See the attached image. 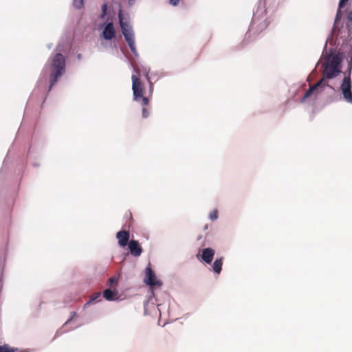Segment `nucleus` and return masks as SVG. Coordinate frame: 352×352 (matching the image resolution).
Segmentation results:
<instances>
[{
	"label": "nucleus",
	"instance_id": "obj_1",
	"mask_svg": "<svg viewBox=\"0 0 352 352\" xmlns=\"http://www.w3.org/2000/svg\"><path fill=\"white\" fill-rule=\"evenodd\" d=\"M341 17L342 16L340 17L336 24V22L334 23L333 34H336L339 38L342 39L343 45L345 44L346 45H349L351 52V58L347 68L348 75L344 77L340 86V90L344 99L347 102L352 103V82L350 77L352 70V11H349L347 13V16L345 19L346 27H342L340 29L336 30V26Z\"/></svg>",
	"mask_w": 352,
	"mask_h": 352
},
{
	"label": "nucleus",
	"instance_id": "obj_2",
	"mask_svg": "<svg viewBox=\"0 0 352 352\" xmlns=\"http://www.w3.org/2000/svg\"><path fill=\"white\" fill-rule=\"evenodd\" d=\"M50 69V89L65 71V59L62 54L57 53L51 58Z\"/></svg>",
	"mask_w": 352,
	"mask_h": 352
},
{
	"label": "nucleus",
	"instance_id": "obj_3",
	"mask_svg": "<svg viewBox=\"0 0 352 352\" xmlns=\"http://www.w3.org/2000/svg\"><path fill=\"white\" fill-rule=\"evenodd\" d=\"M342 58L339 54L329 56L323 63V76L331 79L338 76L341 72Z\"/></svg>",
	"mask_w": 352,
	"mask_h": 352
},
{
	"label": "nucleus",
	"instance_id": "obj_4",
	"mask_svg": "<svg viewBox=\"0 0 352 352\" xmlns=\"http://www.w3.org/2000/svg\"><path fill=\"white\" fill-rule=\"evenodd\" d=\"M135 72L137 74H133L131 77L133 99L135 101L141 99L142 106H148L149 98L143 96L144 85L140 78V72L137 69H135Z\"/></svg>",
	"mask_w": 352,
	"mask_h": 352
},
{
	"label": "nucleus",
	"instance_id": "obj_5",
	"mask_svg": "<svg viewBox=\"0 0 352 352\" xmlns=\"http://www.w3.org/2000/svg\"><path fill=\"white\" fill-rule=\"evenodd\" d=\"M118 18L122 32L125 38V40L127 42L131 52L135 54L137 50L135 45L134 33L133 32L131 25H130L126 21H124L122 10H119Z\"/></svg>",
	"mask_w": 352,
	"mask_h": 352
},
{
	"label": "nucleus",
	"instance_id": "obj_6",
	"mask_svg": "<svg viewBox=\"0 0 352 352\" xmlns=\"http://www.w3.org/2000/svg\"><path fill=\"white\" fill-rule=\"evenodd\" d=\"M326 83L324 81V78H322L315 85L310 87V88L305 92V95L302 98V102L305 101L307 98H309L312 94H318L322 90V88L324 87Z\"/></svg>",
	"mask_w": 352,
	"mask_h": 352
},
{
	"label": "nucleus",
	"instance_id": "obj_7",
	"mask_svg": "<svg viewBox=\"0 0 352 352\" xmlns=\"http://www.w3.org/2000/svg\"><path fill=\"white\" fill-rule=\"evenodd\" d=\"M144 283L151 287L160 286L162 285L161 281L157 279L155 273L150 267L146 269Z\"/></svg>",
	"mask_w": 352,
	"mask_h": 352
},
{
	"label": "nucleus",
	"instance_id": "obj_8",
	"mask_svg": "<svg viewBox=\"0 0 352 352\" xmlns=\"http://www.w3.org/2000/svg\"><path fill=\"white\" fill-rule=\"evenodd\" d=\"M116 238L120 246L125 247L129 243L130 233L126 230H121L116 234Z\"/></svg>",
	"mask_w": 352,
	"mask_h": 352
},
{
	"label": "nucleus",
	"instance_id": "obj_9",
	"mask_svg": "<svg viewBox=\"0 0 352 352\" xmlns=\"http://www.w3.org/2000/svg\"><path fill=\"white\" fill-rule=\"evenodd\" d=\"M128 246L131 254L134 256H139L142 252V248L138 241H130Z\"/></svg>",
	"mask_w": 352,
	"mask_h": 352
},
{
	"label": "nucleus",
	"instance_id": "obj_10",
	"mask_svg": "<svg viewBox=\"0 0 352 352\" xmlns=\"http://www.w3.org/2000/svg\"><path fill=\"white\" fill-rule=\"evenodd\" d=\"M214 254L215 251L214 249L210 248H204L202 250L201 258L205 263L210 264L213 260Z\"/></svg>",
	"mask_w": 352,
	"mask_h": 352
},
{
	"label": "nucleus",
	"instance_id": "obj_11",
	"mask_svg": "<svg viewBox=\"0 0 352 352\" xmlns=\"http://www.w3.org/2000/svg\"><path fill=\"white\" fill-rule=\"evenodd\" d=\"M103 36L107 40H111L115 36V29L112 23H108L103 30Z\"/></svg>",
	"mask_w": 352,
	"mask_h": 352
},
{
	"label": "nucleus",
	"instance_id": "obj_12",
	"mask_svg": "<svg viewBox=\"0 0 352 352\" xmlns=\"http://www.w3.org/2000/svg\"><path fill=\"white\" fill-rule=\"evenodd\" d=\"M118 294L116 290L107 289L103 292V296L107 300H113L117 298Z\"/></svg>",
	"mask_w": 352,
	"mask_h": 352
},
{
	"label": "nucleus",
	"instance_id": "obj_13",
	"mask_svg": "<svg viewBox=\"0 0 352 352\" xmlns=\"http://www.w3.org/2000/svg\"><path fill=\"white\" fill-rule=\"evenodd\" d=\"M223 257L216 259L212 265V270L216 274H220L222 270Z\"/></svg>",
	"mask_w": 352,
	"mask_h": 352
},
{
	"label": "nucleus",
	"instance_id": "obj_14",
	"mask_svg": "<svg viewBox=\"0 0 352 352\" xmlns=\"http://www.w3.org/2000/svg\"><path fill=\"white\" fill-rule=\"evenodd\" d=\"M349 0H340L339 2V8L337 11L336 16V24L337 23V21L339 20L340 17L341 16V9L346 5V3L348 2Z\"/></svg>",
	"mask_w": 352,
	"mask_h": 352
},
{
	"label": "nucleus",
	"instance_id": "obj_15",
	"mask_svg": "<svg viewBox=\"0 0 352 352\" xmlns=\"http://www.w3.org/2000/svg\"><path fill=\"white\" fill-rule=\"evenodd\" d=\"M17 351V348L11 347L6 344L0 346V352H16Z\"/></svg>",
	"mask_w": 352,
	"mask_h": 352
},
{
	"label": "nucleus",
	"instance_id": "obj_16",
	"mask_svg": "<svg viewBox=\"0 0 352 352\" xmlns=\"http://www.w3.org/2000/svg\"><path fill=\"white\" fill-rule=\"evenodd\" d=\"M209 217L212 221H215L218 218V211L217 210H214L209 214Z\"/></svg>",
	"mask_w": 352,
	"mask_h": 352
},
{
	"label": "nucleus",
	"instance_id": "obj_17",
	"mask_svg": "<svg viewBox=\"0 0 352 352\" xmlns=\"http://www.w3.org/2000/svg\"><path fill=\"white\" fill-rule=\"evenodd\" d=\"M73 5L76 8H80L83 6V0H74Z\"/></svg>",
	"mask_w": 352,
	"mask_h": 352
},
{
	"label": "nucleus",
	"instance_id": "obj_18",
	"mask_svg": "<svg viewBox=\"0 0 352 352\" xmlns=\"http://www.w3.org/2000/svg\"><path fill=\"white\" fill-rule=\"evenodd\" d=\"M147 106H143L142 110V115L143 118H147L149 116V111L146 108Z\"/></svg>",
	"mask_w": 352,
	"mask_h": 352
},
{
	"label": "nucleus",
	"instance_id": "obj_19",
	"mask_svg": "<svg viewBox=\"0 0 352 352\" xmlns=\"http://www.w3.org/2000/svg\"><path fill=\"white\" fill-rule=\"evenodd\" d=\"M100 297V292L94 294L91 297V299H90V300L89 301L88 303H89L91 302H93V301H95V300H97Z\"/></svg>",
	"mask_w": 352,
	"mask_h": 352
},
{
	"label": "nucleus",
	"instance_id": "obj_20",
	"mask_svg": "<svg viewBox=\"0 0 352 352\" xmlns=\"http://www.w3.org/2000/svg\"><path fill=\"white\" fill-rule=\"evenodd\" d=\"M107 3H104L102 6V14L101 16L103 17L107 14Z\"/></svg>",
	"mask_w": 352,
	"mask_h": 352
},
{
	"label": "nucleus",
	"instance_id": "obj_21",
	"mask_svg": "<svg viewBox=\"0 0 352 352\" xmlns=\"http://www.w3.org/2000/svg\"><path fill=\"white\" fill-rule=\"evenodd\" d=\"M118 279L115 277H111L108 280V283L110 286H112L113 284H117Z\"/></svg>",
	"mask_w": 352,
	"mask_h": 352
},
{
	"label": "nucleus",
	"instance_id": "obj_22",
	"mask_svg": "<svg viewBox=\"0 0 352 352\" xmlns=\"http://www.w3.org/2000/svg\"><path fill=\"white\" fill-rule=\"evenodd\" d=\"M146 77L147 78V80H148L149 83H150V86H149V91H150V94L152 95V92H153V84L152 82L150 81V78L148 77V74H146Z\"/></svg>",
	"mask_w": 352,
	"mask_h": 352
},
{
	"label": "nucleus",
	"instance_id": "obj_23",
	"mask_svg": "<svg viewBox=\"0 0 352 352\" xmlns=\"http://www.w3.org/2000/svg\"><path fill=\"white\" fill-rule=\"evenodd\" d=\"M76 316V313L75 311L71 312V317L66 322L65 324L69 322L75 316Z\"/></svg>",
	"mask_w": 352,
	"mask_h": 352
},
{
	"label": "nucleus",
	"instance_id": "obj_24",
	"mask_svg": "<svg viewBox=\"0 0 352 352\" xmlns=\"http://www.w3.org/2000/svg\"><path fill=\"white\" fill-rule=\"evenodd\" d=\"M180 0H170V3L173 6H177Z\"/></svg>",
	"mask_w": 352,
	"mask_h": 352
}]
</instances>
